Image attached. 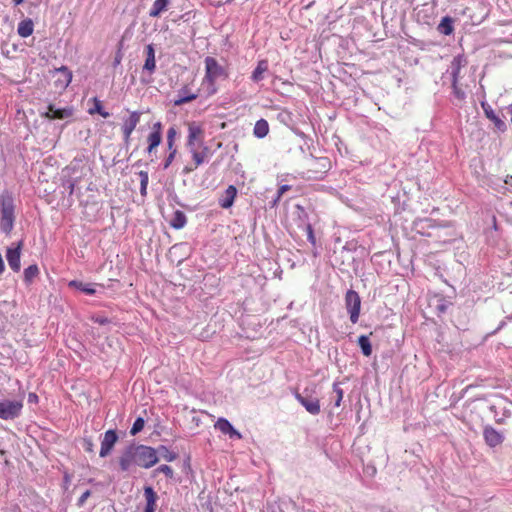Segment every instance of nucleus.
I'll list each match as a JSON object with an SVG mask.
<instances>
[{
	"label": "nucleus",
	"mask_w": 512,
	"mask_h": 512,
	"mask_svg": "<svg viewBox=\"0 0 512 512\" xmlns=\"http://www.w3.org/2000/svg\"><path fill=\"white\" fill-rule=\"evenodd\" d=\"M118 441V435L116 430L110 429L104 433L103 439L101 440V448L99 456L102 458L107 457L113 450L116 442Z\"/></svg>",
	"instance_id": "obj_10"
},
{
	"label": "nucleus",
	"mask_w": 512,
	"mask_h": 512,
	"mask_svg": "<svg viewBox=\"0 0 512 512\" xmlns=\"http://www.w3.org/2000/svg\"><path fill=\"white\" fill-rule=\"evenodd\" d=\"M33 31L34 23L30 18H26L18 24L17 33L22 38L29 37L30 35H32Z\"/></svg>",
	"instance_id": "obj_22"
},
{
	"label": "nucleus",
	"mask_w": 512,
	"mask_h": 512,
	"mask_svg": "<svg viewBox=\"0 0 512 512\" xmlns=\"http://www.w3.org/2000/svg\"><path fill=\"white\" fill-rule=\"evenodd\" d=\"M305 395L296 391L294 397L296 400L306 409L311 415H318L321 411L320 401L317 397H314L305 390Z\"/></svg>",
	"instance_id": "obj_6"
},
{
	"label": "nucleus",
	"mask_w": 512,
	"mask_h": 512,
	"mask_svg": "<svg viewBox=\"0 0 512 512\" xmlns=\"http://www.w3.org/2000/svg\"><path fill=\"white\" fill-rule=\"evenodd\" d=\"M357 342L363 355L369 357L372 354V346L369 337L366 335H361L358 337Z\"/></svg>",
	"instance_id": "obj_31"
},
{
	"label": "nucleus",
	"mask_w": 512,
	"mask_h": 512,
	"mask_svg": "<svg viewBox=\"0 0 512 512\" xmlns=\"http://www.w3.org/2000/svg\"><path fill=\"white\" fill-rule=\"evenodd\" d=\"M197 98V94L189 93L187 88L179 90L177 99L174 100V105L181 106L185 103L191 102Z\"/></svg>",
	"instance_id": "obj_28"
},
{
	"label": "nucleus",
	"mask_w": 512,
	"mask_h": 512,
	"mask_svg": "<svg viewBox=\"0 0 512 512\" xmlns=\"http://www.w3.org/2000/svg\"><path fill=\"white\" fill-rule=\"evenodd\" d=\"M268 70V61L263 59L258 61L257 66L252 72L251 80L253 82H260L264 78V73Z\"/></svg>",
	"instance_id": "obj_21"
},
{
	"label": "nucleus",
	"mask_w": 512,
	"mask_h": 512,
	"mask_svg": "<svg viewBox=\"0 0 512 512\" xmlns=\"http://www.w3.org/2000/svg\"><path fill=\"white\" fill-rule=\"evenodd\" d=\"M291 189V186L290 185H287V184H284V185H281L277 191L278 193V198H281V196L287 192L288 190Z\"/></svg>",
	"instance_id": "obj_43"
},
{
	"label": "nucleus",
	"mask_w": 512,
	"mask_h": 512,
	"mask_svg": "<svg viewBox=\"0 0 512 512\" xmlns=\"http://www.w3.org/2000/svg\"><path fill=\"white\" fill-rule=\"evenodd\" d=\"M481 107L484 111V114L485 116L494 123L495 127L499 130V131H505L507 126H506V123L501 120L497 115L496 113L494 112V110L492 109V107L485 101L481 102Z\"/></svg>",
	"instance_id": "obj_15"
},
{
	"label": "nucleus",
	"mask_w": 512,
	"mask_h": 512,
	"mask_svg": "<svg viewBox=\"0 0 512 512\" xmlns=\"http://www.w3.org/2000/svg\"><path fill=\"white\" fill-rule=\"evenodd\" d=\"M148 147H147V153H152V151L158 147L162 141V133L158 132H151L148 137Z\"/></svg>",
	"instance_id": "obj_29"
},
{
	"label": "nucleus",
	"mask_w": 512,
	"mask_h": 512,
	"mask_svg": "<svg viewBox=\"0 0 512 512\" xmlns=\"http://www.w3.org/2000/svg\"><path fill=\"white\" fill-rule=\"evenodd\" d=\"M202 146H205L203 142V129L197 123L192 122L188 125L187 147L192 149V147L200 148Z\"/></svg>",
	"instance_id": "obj_7"
},
{
	"label": "nucleus",
	"mask_w": 512,
	"mask_h": 512,
	"mask_svg": "<svg viewBox=\"0 0 512 512\" xmlns=\"http://www.w3.org/2000/svg\"><path fill=\"white\" fill-rule=\"evenodd\" d=\"M269 132V124L265 119L256 121L253 129V134L256 138L262 139L267 136Z\"/></svg>",
	"instance_id": "obj_27"
},
{
	"label": "nucleus",
	"mask_w": 512,
	"mask_h": 512,
	"mask_svg": "<svg viewBox=\"0 0 512 512\" xmlns=\"http://www.w3.org/2000/svg\"><path fill=\"white\" fill-rule=\"evenodd\" d=\"M22 248V242L20 241L16 247H10L6 252V259L8 265L14 272H18L20 270V251Z\"/></svg>",
	"instance_id": "obj_12"
},
{
	"label": "nucleus",
	"mask_w": 512,
	"mask_h": 512,
	"mask_svg": "<svg viewBox=\"0 0 512 512\" xmlns=\"http://www.w3.org/2000/svg\"><path fill=\"white\" fill-rule=\"evenodd\" d=\"M83 447H84L85 451H87V452L94 451V444L91 439H84Z\"/></svg>",
	"instance_id": "obj_42"
},
{
	"label": "nucleus",
	"mask_w": 512,
	"mask_h": 512,
	"mask_svg": "<svg viewBox=\"0 0 512 512\" xmlns=\"http://www.w3.org/2000/svg\"><path fill=\"white\" fill-rule=\"evenodd\" d=\"M175 156H176V153H173L170 152L167 157L164 159L163 163H162V168L164 170L168 169L170 167V165L172 164V162L174 161L175 159Z\"/></svg>",
	"instance_id": "obj_38"
},
{
	"label": "nucleus",
	"mask_w": 512,
	"mask_h": 512,
	"mask_svg": "<svg viewBox=\"0 0 512 512\" xmlns=\"http://www.w3.org/2000/svg\"><path fill=\"white\" fill-rule=\"evenodd\" d=\"M333 392L335 393L334 406L339 407L341 405V402L343 400V395H344V391L340 387L339 382L333 383Z\"/></svg>",
	"instance_id": "obj_33"
},
{
	"label": "nucleus",
	"mask_w": 512,
	"mask_h": 512,
	"mask_svg": "<svg viewBox=\"0 0 512 512\" xmlns=\"http://www.w3.org/2000/svg\"><path fill=\"white\" fill-rule=\"evenodd\" d=\"M169 5L170 0H155L149 11V16L152 18L159 17L168 9Z\"/></svg>",
	"instance_id": "obj_20"
},
{
	"label": "nucleus",
	"mask_w": 512,
	"mask_h": 512,
	"mask_svg": "<svg viewBox=\"0 0 512 512\" xmlns=\"http://www.w3.org/2000/svg\"><path fill=\"white\" fill-rule=\"evenodd\" d=\"M279 200H280V198H278V193H277L275 198L273 199V201H271V207L277 206Z\"/></svg>",
	"instance_id": "obj_50"
},
{
	"label": "nucleus",
	"mask_w": 512,
	"mask_h": 512,
	"mask_svg": "<svg viewBox=\"0 0 512 512\" xmlns=\"http://www.w3.org/2000/svg\"><path fill=\"white\" fill-rule=\"evenodd\" d=\"M1 223L0 228L3 233L9 235L15 222V205L13 197L6 193L0 197Z\"/></svg>",
	"instance_id": "obj_3"
},
{
	"label": "nucleus",
	"mask_w": 512,
	"mask_h": 512,
	"mask_svg": "<svg viewBox=\"0 0 512 512\" xmlns=\"http://www.w3.org/2000/svg\"><path fill=\"white\" fill-rule=\"evenodd\" d=\"M460 72L459 64L456 67H453L452 70V89L453 95L459 101H463L466 98L465 92L458 86V76Z\"/></svg>",
	"instance_id": "obj_19"
},
{
	"label": "nucleus",
	"mask_w": 512,
	"mask_h": 512,
	"mask_svg": "<svg viewBox=\"0 0 512 512\" xmlns=\"http://www.w3.org/2000/svg\"><path fill=\"white\" fill-rule=\"evenodd\" d=\"M167 142V149L170 152L173 151V153H177V149L175 147V142H171V141H166Z\"/></svg>",
	"instance_id": "obj_48"
},
{
	"label": "nucleus",
	"mask_w": 512,
	"mask_h": 512,
	"mask_svg": "<svg viewBox=\"0 0 512 512\" xmlns=\"http://www.w3.org/2000/svg\"><path fill=\"white\" fill-rule=\"evenodd\" d=\"M193 171V168L192 167H189V166H186L184 169H183V173L184 174H188L190 172Z\"/></svg>",
	"instance_id": "obj_52"
},
{
	"label": "nucleus",
	"mask_w": 512,
	"mask_h": 512,
	"mask_svg": "<svg viewBox=\"0 0 512 512\" xmlns=\"http://www.w3.org/2000/svg\"><path fill=\"white\" fill-rule=\"evenodd\" d=\"M94 108L89 110L90 114L99 113L102 117L108 118L110 116L109 112L103 109L102 103L97 98H94Z\"/></svg>",
	"instance_id": "obj_34"
},
{
	"label": "nucleus",
	"mask_w": 512,
	"mask_h": 512,
	"mask_svg": "<svg viewBox=\"0 0 512 512\" xmlns=\"http://www.w3.org/2000/svg\"><path fill=\"white\" fill-rule=\"evenodd\" d=\"M156 452L157 455L159 454V456L167 462H172L176 460V458L178 457V454L176 452L170 450L164 445L159 446Z\"/></svg>",
	"instance_id": "obj_30"
},
{
	"label": "nucleus",
	"mask_w": 512,
	"mask_h": 512,
	"mask_svg": "<svg viewBox=\"0 0 512 512\" xmlns=\"http://www.w3.org/2000/svg\"><path fill=\"white\" fill-rule=\"evenodd\" d=\"M215 429L225 435H229L231 439H241L242 435L226 418H219L215 423Z\"/></svg>",
	"instance_id": "obj_13"
},
{
	"label": "nucleus",
	"mask_w": 512,
	"mask_h": 512,
	"mask_svg": "<svg viewBox=\"0 0 512 512\" xmlns=\"http://www.w3.org/2000/svg\"><path fill=\"white\" fill-rule=\"evenodd\" d=\"M120 62L119 59H115V63L118 64Z\"/></svg>",
	"instance_id": "obj_55"
},
{
	"label": "nucleus",
	"mask_w": 512,
	"mask_h": 512,
	"mask_svg": "<svg viewBox=\"0 0 512 512\" xmlns=\"http://www.w3.org/2000/svg\"><path fill=\"white\" fill-rule=\"evenodd\" d=\"M237 195V189L233 185H229L227 189L225 190L223 196L219 199V205L220 207L224 209H228L232 207L234 200Z\"/></svg>",
	"instance_id": "obj_17"
},
{
	"label": "nucleus",
	"mask_w": 512,
	"mask_h": 512,
	"mask_svg": "<svg viewBox=\"0 0 512 512\" xmlns=\"http://www.w3.org/2000/svg\"><path fill=\"white\" fill-rule=\"evenodd\" d=\"M69 287H73L86 295H94L96 290L94 288V284L92 283H84L78 280H72L69 282Z\"/></svg>",
	"instance_id": "obj_24"
},
{
	"label": "nucleus",
	"mask_w": 512,
	"mask_h": 512,
	"mask_svg": "<svg viewBox=\"0 0 512 512\" xmlns=\"http://www.w3.org/2000/svg\"><path fill=\"white\" fill-rule=\"evenodd\" d=\"M90 495H91V491H90V490H86V491H85V492H84V493L79 497V499H78V501H77V505H78L79 507H82V506L85 504L86 500L90 497Z\"/></svg>",
	"instance_id": "obj_41"
},
{
	"label": "nucleus",
	"mask_w": 512,
	"mask_h": 512,
	"mask_svg": "<svg viewBox=\"0 0 512 512\" xmlns=\"http://www.w3.org/2000/svg\"><path fill=\"white\" fill-rule=\"evenodd\" d=\"M39 273V269L37 265H30L24 270V278L26 281L30 282L34 279Z\"/></svg>",
	"instance_id": "obj_35"
},
{
	"label": "nucleus",
	"mask_w": 512,
	"mask_h": 512,
	"mask_svg": "<svg viewBox=\"0 0 512 512\" xmlns=\"http://www.w3.org/2000/svg\"><path fill=\"white\" fill-rule=\"evenodd\" d=\"M94 321L100 325H106V324L110 323V320L106 317H97V318H95Z\"/></svg>",
	"instance_id": "obj_46"
},
{
	"label": "nucleus",
	"mask_w": 512,
	"mask_h": 512,
	"mask_svg": "<svg viewBox=\"0 0 512 512\" xmlns=\"http://www.w3.org/2000/svg\"><path fill=\"white\" fill-rule=\"evenodd\" d=\"M306 232H307V239H308V241L311 244L315 245L316 239H315V236H314L313 228H312V226L310 224H307Z\"/></svg>",
	"instance_id": "obj_39"
},
{
	"label": "nucleus",
	"mask_w": 512,
	"mask_h": 512,
	"mask_svg": "<svg viewBox=\"0 0 512 512\" xmlns=\"http://www.w3.org/2000/svg\"><path fill=\"white\" fill-rule=\"evenodd\" d=\"M483 437L485 440V443L490 448H495L499 445H501L505 439V436L500 431L496 430L491 425H487L483 429Z\"/></svg>",
	"instance_id": "obj_11"
},
{
	"label": "nucleus",
	"mask_w": 512,
	"mask_h": 512,
	"mask_svg": "<svg viewBox=\"0 0 512 512\" xmlns=\"http://www.w3.org/2000/svg\"><path fill=\"white\" fill-rule=\"evenodd\" d=\"M38 401V396L35 393H29L28 402L34 403Z\"/></svg>",
	"instance_id": "obj_49"
},
{
	"label": "nucleus",
	"mask_w": 512,
	"mask_h": 512,
	"mask_svg": "<svg viewBox=\"0 0 512 512\" xmlns=\"http://www.w3.org/2000/svg\"><path fill=\"white\" fill-rule=\"evenodd\" d=\"M205 63V76L203 83H207L209 87V93H216L215 82L219 79H226L228 73L226 69L219 64V62L211 56H207L204 60Z\"/></svg>",
	"instance_id": "obj_2"
},
{
	"label": "nucleus",
	"mask_w": 512,
	"mask_h": 512,
	"mask_svg": "<svg viewBox=\"0 0 512 512\" xmlns=\"http://www.w3.org/2000/svg\"><path fill=\"white\" fill-rule=\"evenodd\" d=\"M506 321H512V313L505 317Z\"/></svg>",
	"instance_id": "obj_54"
},
{
	"label": "nucleus",
	"mask_w": 512,
	"mask_h": 512,
	"mask_svg": "<svg viewBox=\"0 0 512 512\" xmlns=\"http://www.w3.org/2000/svg\"><path fill=\"white\" fill-rule=\"evenodd\" d=\"M24 0H13L14 2V5H20L21 3H23Z\"/></svg>",
	"instance_id": "obj_53"
},
{
	"label": "nucleus",
	"mask_w": 512,
	"mask_h": 512,
	"mask_svg": "<svg viewBox=\"0 0 512 512\" xmlns=\"http://www.w3.org/2000/svg\"><path fill=\"white\" fill-rule=\"evenodd\" d=\"M23 402L4 399L0 401V419L14 420L21 415Z\"/></svg>",
	"instance_id": "obj_5"
},
{
	"label": "nucleus",
	"mask_w": 512,
	"mask_h": 512,
	"mask_svg": "<svg viewBox=\"0 0 512 512\" xmlns=\"http://www.w3.org/2000/svg\"><path fill=\"white\" fill-rule=\"evenodd\" d=\"M144 425H145V421L142 417L136 418V420L134 421V423L130 429V434L132 436H135L140 431H142V429L144 428Z\"/></svg>",
	"instance_id": "obj_36"
},
{
	"label": "nucleus",
	"mask_w": 512,
	"mask_h": 512,
	"mask_svg": "<svg viewBox=\"0 0 512 512\" xmlns=\"http://www.w3.org/2000/svg\"><path fill=\"white\" fill-rule=\"evenodd\" d=\"M437 309H438V311H439V312H442V313H443V312H445V310H446V305H445L444 303L439 304V305L437 306Z\"/></svg>",
	"instance_id": "obj_51"
},
{
	"label": "nucleus",
	"mask_w": 512,
	"mask_h": 512,
	"mask_svg": "<svg viewBox=\"0 0 512 512\" xmlns=\"http://www.w3.org/2000/svg\"><path fill=\"white\" fill-rule=\"evenodd\" d=\"M186 223H187V217H186L185 213L181 210H176L173 213L172 219L170 221L171 227L179 230V229L184 228Z\"/></svg>",
	"instance_id": "obj_25"
},
{
	"label": "nucleus",
	"mask_w": 512,
	"mask_h": 512,
	"mask_svg": "<svg viewBox=\"0 0 512 512\" xmlns=\"http://www.w3.org/2000/svg\"><path fill=\"white\" fill-rule=\"evenodd\" d=\"M56 74L59 75L55 81L56 86L61 89L67 88L72 81V72L66 66H61L56 69Z\"/></svg>",
	"instance_id": "obj_16"
},
{
	"label": "nucleus",
	"mask_w": 512,
	"mask_h": 512,
	"mask_svg": "<svg viewBox=\"0 0 512 512\" xmlns=\"http://www.w3.org/2000/svg\"><path fill=\"white\" fill-rule=\"evenodd\" d=\"M151 132L162 133V124H161V122L154 123Z\"/></svg>",
	"instance_id": "obj_47"
},
{
	"label": "nucleus",
	"mask_w": 512,
	"mask_h": 512,
	"mask_svg": "<svg viewBox=\"0 0 512 512\" xmlns=\"http://www.w3.org/2000/svg\"><path fill=\"white\" fill-rule=\"evenodd\" d=\"M345 308L349 314L350 321L356 324L359 320L361 310V298L359 294L349 289L345 294Z\"/></svg>",
	"instance_id": "obj_4"
},
{
	"label": "nucleus",
	"mask_w": 512,
	"mask_h": 512,
	"mask_svg": "<svg viewBox=\"0 0 512 512\" xmlns=\"http://www.w3.org/2000/svg\"><path fill=\"white\" fill-rule=\"evenodd\" d=\"M155 472L157 473H163L165 474L168 478H172L174 473H173V469L169 466V465H166V464H163V465H160L156 470Z\"/></svg>",
	"instance_id": "obj_37"
},
{
	"label": "nucleus",
	"mask_w": 512,
	"mask_h": 512,
	"mask_svg": "<svg viewBox=\"0 0 512 512\" xmlns=\"http://www.w3.org/2000/svg\"><path fill=\"white\" fill-rule=\"evenodd\" d=\"M201 148V151H198V148L193 147L192 149H189L196 167L202 165L206 161L209 152V148L207 146H202Z\"/></svg>",
	"instance_id": "obj_23"
},
{
	"label": "nucleus",
	"mask_w": 512,
	"mask_h": 512,
	"mask_svg": "<svg viewBox=\"0 0 512 512\" xmlns=\"http://www.w3.org/2000/svg\"><path fill=\"white\" fill-rule=\"evenodd\" d=\"M141 112L133 111L130 113L129 117L123 121L122 124V133L125 144H129L131 139V134L135 130L136 126L140 122Z\"/></svg>",
	"instance_id": "obj_9"
},
{
	"label": "nucleus",
	"mask_w": 512,
	"mask_h": 512,
	"mask_svg": "<svg viewBox=\"0 0 512 512\" xmlns=\"http://www.w3.org/2000/svg\"><path fill=\"white\" fill-rule=\"evenodd\" d=\"M146 506L144 512H155L158 496L151 486L144 487Z\"/></svg>",
	"instance_id": "obj_18"
},
{
	"label": "nucleus",
	"mask_w": 512,
	"mask_h": 512,
	"mask_svg": "<svg viewBox=\"0 0 512 512\" xmlns=\"http://www.w3.org/2000/svg\"><path fill=\"white\" fill-rule=\"evenodd\" d=\"M177 136V130L174 126H171L167 131L166 141L175 142V138Z\"/></svg>",
	"instance_id": "obj_40"
},
{
	"label": "nucleus",
	"mask_w": 512,
	"mask_h": 512,
	"mask_svg": "<svg viewBox=\"0 0 512 512\" xmlns=\"http://www.w3.org/2000/svg\"><path fill=\"white\" fill-rule=\"evenodd\" d=\"M76 181L69 180L67 181V188L69 190V194L72 195L75 189Z\"/></svg>",
	"instance_id": "obj_45"
},
{
	"label": "nucleus",
	"mask_w": 512,
	"mask_h": 512,
	"mask_svg": "<svg viewBox=\"0 0 512 512\" xmlns=\"http://www.w3.org/2000/svg\"><path fill=\"white\" fill-rule=\"evenodd\" d=\"M74 113L73 107L67 106L59 108L55 104H49L47 111L42 113V116L50 120H64L72 117Z\"/></svg>",
	"instance_id": "obj_8"
},
{
	"label": "nucleus",
	"mask_w": 512,
	"mask_h": 512,
	"mask_svg": "<svg viewBox=\"0 0 512 512\" xmlns=\"http://www.w3.org/2000/svg\"><path fill=\"white\" fill-rule=\"evenodd\" d=\"M138 176L140 178V194L141 196L147 195V187L149 183V175L147 171H139Z\"/></svg>",
	"instance_id": "obj_32"
},
{
	"label": "nucleus",
	"mask_w": 512,
	"mask_h": 512,
	"mask_svg": "<svg viewBox=\"0 0 512 512\" xmlns=\"http://www.w3.org/2000/svg\"><path fill=\"white\" fill-rule=\"evenodd\" d=\"M453 19L449 16H445L442 18L441 22L439 23L438 27H437V30L440 34H443V35H446V36H449L453 33L454 31V26H453Z\"/></svg>",
	"instance_id": "obj_26"
},
{
	"label": "nucleus",
	"mask_w": 512,
	"mask_h": 512,
	"mask_svg": "<svg viewBox=\"0 0 512 512\" xmlns=\"http://www.w3.org/2000/svg\"><path fill=\"white\" fill-rule=\"evenodd\" d=\"M507 324V321L505 319H503L499 325L497 326V328L495 330H493L491 333H489V335H495L497 334L500 330H502Z\"/></svg>",
	"instance_id": "obj_44"
},
{
	"label": "nucleus",
	"mask_w": 512,
	"mask_h": 512,
	"mask_svg": "<svg viewBox=\"0 0 512 512\" xmlns=\"http://www.w3.org/2000/svg\"><path fill=\"white\" fill-rule=\"evenodd\" d=\"M158 460L156 449L150 446L133 443L122 451L119 457V467L123 472H129L135 466L149 469L153 467Z\"/></svg>",
	"instance_id": "obj_1"
},
{
	"label": "nucleus",
	"mask_w": 512,
	"mask_h": 512,
	"mask_svg": "<svg viewBox=\"0 0 512 512\" xmlns=\"http://www.w3.org/2000/svg\"><path fill=\"white\" fill-rule=\"evenodd\" d=\"M146 59L143 65V73H148L151 76L156 70V60H155V49L153 44H148L145 47Z\"/></svg>",
	"instance_id": "obj_14"
}]
</instances>
